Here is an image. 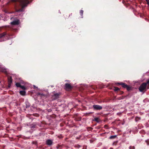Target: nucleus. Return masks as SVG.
<instances>
[{
	"instance_id": "4468645a",
	"label": "nucleus",
	"mask_w": 149,
	"mask_h": 149,
	"mask_svg": "<svg viewBox=\"0 0 149 149\" xmlns=\"http://www.w3.org/2000/svg\"><path fill=\"white\" fill-rule=\"evenodd\" d=\"M146 85L147 89H149V79L147 80L146 82H145Z\"/></svg>"
},
{
	"instance_id": "f8f14e48",
	"label": "nucleus",
	"mask_w": 149,
	"mask_h": 149,
	"mask_svg": "<svg viewBox=\"0 0 149 149\" xmlns=\"http://www.w3.org/2000/svg\"><path fill=\"white\" fill-rule=\"evenodd\" d=\"M93 121H95L97 123H99L101 121L100 118H95L93 120Z\"/></svg>"
},
{
	"instance_id": "a211bd4d",
	"label": "nucleus",
	"mask_w": 149,
	"mask_h": 149,
	"mask_svg": "<svg viewBox=\"0 0 149 149\" xmlns=\"http://www.w3.org/2000/svg\"><path fill=\"white\" fill-rule=\"evenodd\" d=\"M113 90L115 91H116L120 90V89L117 87H114Z\"/></svg>"
},
{
	"instance_id": "bb28decb",
	"label": "nucleus",
	"mask_w": 149,
	"mask_h": 149,
	"mask_svg": "<svg viewBox=\"0 0 149 149\" xmlns=\"http://www.w3.org/2000/svg\"><path fill=\"white\" fill-rule=\"evenodd\" d=\"M107 125H104V127H107Z\"/></svg>"
},
{
	"instance_id": "5701e85b",
	"label": "nucleus",
	"mask_w": 149,
	"mask_h": 149,
	"mask_svg": "<svg viewBox=\"0 0 149 149\" xmlns=\"http://www.w3.org/2000/svg\"><path fill=\"white\" fill-rule=\"evenodd\" d=\"M77 29L76 27H74V28L73 30V31H74V32H76V31H77Z\"/></svg>"
},
{
	"instance_id": "39448f33",
	"label": "nucleus",
	"mask_w": 149,
	"mask_h": 149,
	"mask_svg": "<svg viewBox=\"0 0 149 149\" xmlns=\"http://www.w3.org/2000/svg\"><path fill=\"white\" fill-rule=\"evenodd\" d=\"M19 20L18 19H17L11 22L10 24L13 25H18L19 24Z\"/></svg>"
},
{
	"instance_id": "9d476101",
	"label": "nucleus",
	"mask_w": 149,
	"mask_h": 149,
	"mask_svg": "<svg viewBox=\"0 0 149 149\" xmlns=\"http://www.w3.org/2000/svg\"><path fill=\"white\" fill-rule=\"evenodd\" d=\"M8 86L9 87H10L11 85V83H12V78L11 77L8 78Z\"/></svg>"
},
{
	"instance_id": "a878e982",
	"label": "nucleus",
	"mask_w": 149,
	"mask_h": 149,
	"mask_svg": "<svg viewBox=\"0 0 149 149\" xmlns=\"http://www.w3.org/2000/svg\"><path fill=\"white\" fill-rule=\"evenodd\" d=\"M125 1H123V3H124H124H125Z\"/></svg>"
},
{
	"instance_id": "1a4fd4ad",
	"label": "nucleus",
	"mask_w": 149,
	"mask_h": 149,
	"mask_svg": "<svg viewBox=\"0 0 149 149\" xmlns=\"http://www.w3.org/2000/svg\"><path fill=\"white\" fill-rule=\"evenodd\" d=\"M46 143L48 145L50 146L52 144V141L51 140L48 139L46 141Z\"/></svg>"
},
{
	"instance_id": "dca6fc26",
	"label": "nucleus",
	"mask_w": 149,
	"mask_h": 149,
	"mask_svg": "<svg viewBox=\"0 0 149 149\" xmlns=\"http://www.w3.org/2000/svg\"><path fill=\"white\" fill-rule=\"evenodd\" d=\"M15 85L17 87H20L21 86L20 84L19 83H17L15 84Z\"/></svg>"
},
{
	"instance_id": "c85d7f7f",
	"label": "nucleus",
	"mask_w": 149,
	"mask_h": 149,
	"mask_svg": "<svg viewBox=\"0 0 149 149\" xmlns=\"http://www.w3.org/2000/svg\"><path fill=\"white\" fill-rule=\"evenodd\" d=\"M110 149H113V148H110Z\"/></svg>"
},
{
	"instance_id": "b1692460",
	"label": "nucleus",
	"mask_w": 149,
	"mask_h": 149,
	"mask_svg": "<svg viewBox=\"0 0 149 149\" xmlns=\"http://www.w3.org/2000/svg\"><path fill=\"white\" fill-rule=\"evenodd\" d=\"M147 4L149 6V0H146Z\"/></svg>"
},
{
	"instance_id": "9b49d317",
	"label": "nucleus",
	"mask_w": 149,
	"mask_h": 149,
	"mask_svg": "<svg viewBox=\"0 0 149 149\" xmlns=\"http://www.w3.org/2000/svg\"><path fill=\"white\" fill-rule=\"evenodd\" d=\"M0 71L2 72L5 73H7L6 69L5 68L1 67H0Z\"/></svg>"
},
{
	"instance_id": "f3484780",
	"label": "nucleus",
	"mask_w": 149,
	"mask_h": 149,
	"mask_svg": "<svg viewBox=\"0 0 149 149\" xmlns=\"http://www.w3.org/2000/svg\"><path fill=\"white\" fill-rule=\"evenodd\" d=\"M116 136V135L111 136L110 137L109 139H114L115 138Z\"/></svg>"
},
{
	"instance_id": "ddd939ff",
	"label": "nucleus",
	"mask_w": 149,
	"mask_h": 149,
	"mask_svg": "<svg viewBox=\"0 0 149 149\" xmlns=\"http://www.w3.org/2000/svg\"><path fill=\"white\" fill-rule=\"evenodd\" d=\"M6 35V33L4 32L0 34V38Z\"/></svg>"
},
{
	"instance_id": "2eb2a0df",
	"label": "nucleus",
	"mask_w": 149,
	"mask_h": 149,
	"mask_svg": "<svg viewBox=\"0 0 149 149\" xmlns=\"http://www.w3.org/2000/svg\"><path fill=\"white\" fill-rule=\"evenodd\" d=\"M19 93L20 95H25L26 92L24 91H19Z\"/></svg>"
},
{
	"instance_id": "aec40b11",
	"label": "nucleus",
	"mask_w": 149,
	"mask_h": 149,
	"mask_svg": "<svg viewBox=\"0 0 149 149\" xmlns=\"http://www.w3.org/2000/svg\"><path fill=\"white\" fill-rule=\"evenodd\" d=\"M84 11L82 10H80V13L81 16H82L83 14Z\"/></svg>"
},
{
	"instance_id": "0eeeda50",
	"label": "nucleus",
	"mask_w": 149,
	"mask_h": 149,
	"mask_svg": "<svg viewBox=\"0 0 149 149\" xmlns=\"http://www.w3.org/2000/svg\"><path fill=\"white\" fill-rule=\"evenodd\" d=\"M72 15V13L68 14V13H66L64 15V17L65 19H68L69 17Z\"/></svg>"
},
{
	"instance_id": "7c9ffc66",
	"label": "nucleus",
	"mask_w": 149,
	"mask_h": 149,
	"mask_svg": "<svg viewBox=\"0 0 149 149\" xmlns=\"http://www.w3.org/2000/svg\"><path fill=\"white\" fill-rule=\"evenodd\" d=\"M84 149L83 148V149Z\"/></svg>"
},
{
	"instance_id": "393cba45",
	"label": "nucleus",
	"mask_w": 149,
	"mask_h": 149,
	"mask_svg": "<svg viewBox=\"0 0 149 149\" xmlns=\"http://www.w3.org/2000/svg\"><path fill=\"white\" fill-rule=\"evenodd\" d=\"M38 94L39 95H41L45 96V95L43 94L42 93H38Z\"/></svg>"
},
{
	"instance_id": "20e7f679",
	"label": "nucleus",
	"mask_w": 149,
	"mask_h": 149,
	"mask_svg": "<svg viewBox=\"0 0 149 149\" xmlns=\"http://www.w3.org/2000/svg\"><path fill=\"white\" fill-rule=\"evenodd\" d=\"M93 107L94 110H100L102 108V106L97 105H94L93 106Z\"/></svg>"
},
{
	"instance_id": "7ed1b4c3",
	"label": "nucleus",
	"mask_w": 149,
	"mask_h": 149,
	"mask_svg": "<svg viewBox=\"0 0 149 149\" xmlns=\"http://www.w3.org/2000/svg\"><path fill=\"white\" fill-rule=\"evenodd\" d=\"M61 94L60 93H54L53 95H52V100H54L58 99L59 98Z\"/></svg>"
},
{
	"instance_id": "423d86ee",
	"label": "nucleus",
	"mask_w": 149,
	"mask_h": 149,
	"mask_svg": "<svg viewBox=\"0 0 149 149\" xmlns=\"http://www.w3.org/2000/svg\"><path fill=\"white\" fill-rule=\"evenodd\" d=\"M72 87L70 84L66 83L65 85V88L66 90H69L71 89Z\"/></svg>"
},
{
	"instance_id": "f03ea898",
	"label": "nucleus",
	"mask_w": 149,
	"mask_h": 149,
	"mask_svg": "<svg viewBox=\"0 0 149 149\" xmlns=\"http://www.w3.org/2000/svg\"><path fill=\"white\" fill-rule=\"evenodd\" d=\"M146 85L145 83H142L139 88V89L141 92H146L147 90Z\"/></svg>"
},
{
	"instance_id": "4be33fe9",
	"label": "nucleus",
	"mask_w": 149,
	"mask_h": 149,
	"mask_svg": "<svg viewBox=\"0 0 149 149\" xmlns=\"http://www.w3.org/2000/svg\"><path fill=\"white\" fill-rule=\"evenodd\" d=\"M130 149H135V147L134 146H130L129 147Z\"/></svg>"
},
{
	"instance_id": "412c9836",
	"label": "nucleus",
	"mask_w": 149,
	"mask_h": 149,
	"mask_svg": "<svg viewBox=\"0 0 149 149\" xmlns=\"http://www.w3.org/2000/svg\"><path fill=\"white\" fill-rule=\"evenodd\" d=\"M20 88H21L22 89L25 90L26 89V88L24 86H22L21 85V86Z\"/></svg>"
},
{
	"instance_id": "6e6552de",
	"label": "nucleus",
	"mask_w": 149,
	"mask_h": 149,
	"mask_svg": "<svg viewBox=\"0 0 149 149\" xmlns=\"http://www.w3.org/2000/svg\"><path fill=\"white\" fill-rule=\"evenodd\" d=\"M117 85H121L124 88H126V87H127V85L125 84L124 83H118L117 84Z\"/></svg>"
},
{
	"instance_id": "6ab92c4d",
	"label": "nucleus",
	"mask_w": 149,
	"mask_h": 149,
	"mask_svg": "<svg viewBox=\"0 0 149 149\" xmlns=\"http://www.w3.org/2000/svg\"><path fill=\"white\" fill-rule=\"evenodd\" d=\"M127 90L129 91L131 89V87L130 86H129L127 85V87H126V88Z\"/></svg>"
},
{
	"instance_id": "f257e3e1",
	"label": "nucleus",
	"mask_w": 149,
	"mask_h": 149,
	"mask_svg": "<svg viewBox=\"0 0 149 149\" xmlns=\"http://www.w3.org/2000/svg\"><path fill=\"white\" fill-rule=\"evenodd\" d=\"M30 0L31 1L32 0ZM29 3V0H11L7 4H12L14 6L16 12H21L24 11V8Z\"/></svg>"
},
{
	"instance_id": "c756f323",
	"label": "nucleus",
	"mask_w": 149,
	"mask_h": 149,
	"mask_svg": "<svg viewBox=\"0 0 149 149\" xmlns=\"http://www.w3.org/2000/svg\"><path fill=\"white\" fill-rule=\"evenodd\" d=\"M123 93V92H122V93Z\"/></svg>"
},
{
	"instance_id": "cd10ccee",
	"label": "nucleus",
	"mask_w": 149,
	"mask_h": 149,
	"mask_svg": "<svg viewBox=\"0 0 149 149\" xmlns=\"http://www.w3.org/2000/svg\"><path fill=\"white\" fill-rule=\"evenodd\" d=\"M147 144L148 145H149V143H148Z\"/></svg>"
}]
</instances>
